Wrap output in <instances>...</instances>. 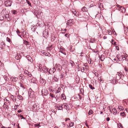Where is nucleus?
<instances>
[{
  "instance_id": "f257e3e1",
  "label": "nucleus",
  "mask_w": 128,
  "mask_h": 128,
  "mask_svg": "<svg viewBox=\"0 0 128 128\" xmlns=\"http://www.w3.org/2000/svg\"><path fill=\"white\" fill-rule=\"evenodd\" d=\"M121 75L122 74L119 72H117L116 76L114 77V79H113V82H115V83H116V80H119L121 78L122 76Z\"/></svg>"
},
{
  "instance_id": "f03ea898",
  "label": "nucleus",
  "mask_w": 128,
  "mask_h": 128,
  "mask_svg": "<svg viewBox=\"0 0 128 128\" xmlns=\"http://www.w3.org/2000/svg\"><path fill=\"white\" fill-rule=\"evenodd\" d=\"M40 107L38 103H35L33 104L32 107V110L33 111H36L37 110L39 109Z\"/></svg>"
},
{
  "instance_id": "7ed1b4c3",
  "label": "nucleus",
  "mask_w": 128,
  "mask_h": 128,
  "mask_svg": "<svg viewBox=\"0 0 128 128\" xmlns=\"http://www.w3.org/2000/svg\"><path fill=\"white\" fill-rule=\"evenodd\" d=\"M117 56L119 61H121L122 60H124V59L123 58H124L125 59V60H128V56H124L122 55V58H120L121 57V56H120L119 55H117Z\"/></svg>"
},
{
  "instance_id": "20e7f679",
  "label": "nucleus",
  "mask_w": 128,
  "mask_h": 128,
  "mask_svg": "<svg viewBox=\"0 0 128 128\" xmlns=\"http://www.w3.org/2000/svg\"><path fill=\"white\" fill-rule=\"evenodd\" d=\"M56 76L58 79H62V80H63V79L62 78L64 77L63 76L64 75V74L60 72H58L56 73Z\"/></svg>"
},
{
  "instance_id": "39448f33",
  "label": "nucleus",
  "mask_w": 128,
  "mask_h": 128,
  "mask_svg": "<svg viewBox=\"0 0 128 128\" xmlns=\"http://www.w3.org/2000/svg\"><path fill=\"white\" fill-rule=\"evenodd\" d=\"M42 94L43 96H46L48 94V90L46 88L42 89L41 91Z\"/></svg>"
},
{
  "instance_id": "423d86ee",
  "label": "nucleus",
  "mask_w": 128,
  "mask_h": 128,
  "mask_svg": "<svg viewBox=\"0 0 128 128\" xmlns=\"http://www.w3.org/2000/svg\"><path fill=\"white\" fill-rule=\"evenodd\" d=\"M28 95L30 98H32L34 95V91L30 88L28 92Z\"/></svg>"
},
{
  "instance_id": "0eeeda50",
  "label": "nucleus",
  "mask_w": 128,
  "mask_h": 128,
  "mask_svg": "<svg viewBox=\"0 0 128 128\" xmlns=\"http://www.w3.org/2000/svg\"><path fill=\"white\" fill-rule=\"evenodd\" d=\"M56 71V69L54 68H51L48 71V72L50 74L54 73Z\"/></svg>"
},
{
  "instance_id": "6e6552de",
  "label": "nucleus",
  "mask_w": 128,
  "mask_h": 128,
  "mask_svg": "<svg viewBox=\"0 0 128 128\" xmlns=\"http://www.w3.org/2000/svg\"><path fill=\"white\" fill-rule=\"evenodd\" d=\"M55 66L57 68V69L58 70H60L62 69V66L59 64H56Z\"/></svg>"
},
{
  "instance_id": "1a4fd4ad",
  "label": "nucleus",
  "mask_w": 128,
  "mask_h": 128,
  "mask_svg": "<svg viewBox=\"0 0 128 128\" xmlns=\"http://www.w3.org/2000/svg\"><path fill=\"white\" fill-rule=\"evenodd\" d=\"M72 20H68L66 23L67 25L70 26H72L73 24V23L72 22Z\"/></svg>"
},
{
  "instance_id": "9d476101",
  "label": "nucleus",
  "mask_w": 128,
  "mask_h": 128,
  "mask_svg": "<svg viewBox=\"0 0 128 128\" xmlns=\"http://www.w3.org/2000/svg\"><path fill=\"white\" fill-rule=\"evenodd\" d=\"M0 44H1L0 45V47L1 49H2L4 48L5 44L3 42H0Z\"/></svg>"
},
{
  "instance_id": "9b49d317",
  "label": "nucleus",
  "mask_w": 128,
  "mask_h": 128,
  "mask_svg": "<svg viewBox=\"0 0 128 128\" xmlns=\"http://www.w3.org/2000/svg\"><path fill=\"white\" fill-rule=\"evenodd\" d=\"M17 55L15 57V58L17 60H19L20 58L22 56H21L20 55V54L19 53H17Z\"/></svg>"
},
{
  "instance_id": "f8f14e48",
  "label": "nucleus",
  "mask_w": 128,
  "mask_h": 128,
  "mask_svg": "<svg viewBox=\"0 0 128 128\" xmlns=\"http://www.w3.org/2000/svg\"><path fill=\"white\" fill-rule=\"evenodd\" d=\"M120 116L122 117L123 118H124L126 116V114H125V112H120Z\"/></svg>"
},
{
  "instance_id": "ddd939ff",
  "label": "nucleus",
  "mask_w": 128,
  "mask_h": 128,
  "mask_svg": "<svg viewBox=\"0 0 128 128\" xmlns=\"http://www.w3.org/2000/svg\"><path fill=\"white\" fill-rule=\"evenodd\" d=\"M43 54L46 56H51L50 54L48 52H43L42 53Z\"/></svg>"
},
{
  "instance_id": "4468645a",
  "label": "nucleus",
  "mask_w": 128,
  "mask_h": 128,
  "mask_svg": "<svg viewBox=\"0 0 128 128\" xmlns=\"http://www.w3.org/2000/svg\"><path fill=\"white\" fill-rule=\"evenodd\" d=\"M42 70L43 71H44L45 72H47L48 70V68L46 66H44L43 67L42 69Z\"/></svg>"
},
{
  "instance_id": "2eb2a0df",
  "label": "nucleus",
  "mask_w": 128,
  "mask_h": 128,
  "mask_svg": "<svg viewBox=\"0 0 128 128\" xmlns=\"http://www.w3.org/2000/svg\"><path fill=\"white\" fill-rule=\"evenodd\" d=\"M45 80H44L42 78H40V82L41 84H45Z\"/></svg>"
},
{
  "instance_id": "dca6fc26",
  "label": "nucleus",
  "mask_w": 128,
  "mask_h": 128,
  "mask_svg": "<svg viewBox=\"0 0 128 128\" xmlns=\"http://www.w3.org/2000/svg\"><path fill=\"white\" fill-rule=\"evenodd\" d=\"M26 57L28 60L30 62H32V58L29 55H27L26 56Z\"/></svg>"
},
{
  "instance_id": "f3484780",
  "label": "nucleus",
  "mask_w": 128,
  "mask_h": 128,
  "mask_svg": "<svg viewBox=\"0 0 128 128\" xmlns=\"http://www.w3.org/2000/svg\"><path fill=\"white\" fill-rule=\"evenodd\" d=\"M105 58L104 56L103 55H102L100 57V58L101 60L102 61H104Z\"/></svg>"
},
{
  "instance_id": "a211bd4d",
  "label": "nucleus",
  "mask_w": 128,
  "mask_h": 128,
  "mask_svg": "<svg viewBox=\"0 0 128 128\" xmlns=\"http://www.w3.org/2000/svg\"><path fill=\"white\" fill-rule=\"evenodd\" d=\"M63 107L62 106H56V108L58 110H62Z\"/></svg>"
},
{
  "instance_id": "6ab92c4d",
  "label": "nucleus",
  "mask_w": 128,
  "mask_h": 128,
  "mask_svg": "<svg viewBox=\"0 0 128 128\" xmlns=\"http://www.w3.org/2000/svg\"><path fill=\"white\" fill-rule=\"evenodd\" d=\"M56 76V74L54 76L53 79L56 82H58V78Z\"/></svg>"
},
{
  "instance_id": "aec40b11",
  "label": "nucleus",
  "mask_w": 128,
  "mask_h": 128,
  "mask_svg": "<svg viewBox=\"0 0 128 128\" xmlns=\"http://www.w3.org/2000/svg\"><path fill=\"white\" fill-rule=\"evenodd\" d=\"M64 108L66 109L67 110H70V108L69 107V106L67 105L66 104H64Z\"/></svg>"
},
{
  "instance_id": "412c9836",
  "label": "nucleus",
  "mask_w": 128,
  "mask_h": 128,
  "mask_svg": "<svg viewBox=\"0 0 128 128\" xmlns=\"http://www.w3.org/2000/svg\"><path fill=\"white\" fill-rule=\"evenodd\" d=\"M69 126H68V127H72L73 126L74 122H70L69 124Z\"/></svg>"
},
{
  "instance_id": "4be33fe9",
  "label": "nucleus",
  "mask_w": 128,
  "mask_h": 128,
  "mask_svg": "<svg viewBox=\"0 0 128 128\" xmlns=\"http://www.w3.org/2000/svg\"><path fill=\"white\" fill-rule=\"evenodd\" d=\"M82 10L83 12L86 11L87 10V8L84 6L82 8Z\"/></svg>"
},
{
  "instance_id": "5701e85b",
  "label": "nucleus",
  "mask_w": 128,
  "mask_h": 128,
  "mask_svg": "<svg viewBox=\"0 0 128 128\" xmlns=\"http://www.w3.org/2000/svg\"><path fill=\"white\" fill-rule=\"evenodd\" d=\"M50 96L52 98H54L55 99H56V97H55V96L53 94L50 93Z\"/></svg>"
},
{
  "instance_id": "b1692460",
  "label": "nucleus",
  "mask_w": 128,
  "mask_h": 128,
  "mask_svg": "<svg viewBox=\"0 0 128 128\" xmlns=\"http://www.w3.org/2000/svg\"><path fill=\"white\" fill-rule=\"evenodd\" d=\"M118 126L120 128H123V127L122 126V124H121L120 123H119L118 124Z\"/></svg>"
},
{
  "instance_id": "393cba45",
  "label": "nucleus",
  "mask_w": 128,
  "mask_h": 128,
  "mask_svg": "<svg viewBox=\"0 0 128 128\" xmlns=\"http://www.w3.org/2000/svg\"><path fill=\"white\" fill-rule=\"evenodd\" d=\"M17 97L18 98L19 100H23V98L21 95H18V96H17Z\"/></svg>"
},
{
  "instance_id": "a878e982",
  "label": "nucleus",
  "mask_w": 128,
  "mask_h": 128,
  "mask_svg": "<svg viewBox=\"0 0 128 128\" xmlns=\"http://www.w3.org/2000/svg\"><path fill=\"white\" fill-rule=\"evenodd\" d=\"M93 113V111L92 110H90L88 112V114L89 115H90V114H92Z\"/></svg>"
},
{
  "instance_id": "bb28decb",
  "label": "nucleus",
  "mask_w": 128,
  "mask_h": 128,
  "mask_svg": "<svg viewBox=\"0 0 128 128\" xmlns=\"http://www.w3.org/2000/svg\"><path fill=\"white\" fill-rule=\"evenodd\" d=\"M72 13L75 15H76V16H77V14H76V12L75 11V10L74 9H73L72 11Z\"/></svg>"
},
{
  "instance_id": "cd10ccee",
  "label": "nucleus",
  "mask_w": 128,
  "mask_h": 128,
  "mask_svg": "<svg viewBox=\"0 0 128 128\" xmlns=\"http://www.w3.org/2000/svg\"><path fill=\"white\" fill-rule=\"evenodd\" d=\"M18 79V78H13V79H12V80L13 81L16 82V81Z\"/></svg>"
},
{
  "instance_id": "c85d7f7f",
  "label": "nucleus",
  "mask_w": 128,
  "mask_h": 128,
  "mask_svg": "<svg viewBox=\"0 0 128 128\" xmlns=\"http://www.w3.org/2000/svg\"><path fill=\"white\" fill-rule=\"evenodd\" d=\"M61 96L62 98V99H64V97H66L65 96V95L63 94H61Z\"/></svg>"
},
{
  "instance_id": "c756f323",
  "label": "nucleus",
  "mask_w": 128,
  "mask_h": 128,
  "mask_svg": "<svg viewBox=\"0 0 128 128\" xmlns=\"http://www.w3.org/2000/svg\"><path fill=\"white\" fill-rule=\"evenodd\" d=\"M108 33L109 35H111L112 34V32L111 30H108Z\"/></svg>"
},
{
  "instance_id": "7c9ffc66",
  "label": "nucleus",
  "mask_w": 128,
  "mask_h": 128,
  "mask_svg": "<svg viewBox=\"0 0 128 128\" xmlns=\"http://www.w3.org/2000/svg\"><path fill=\"white\" fill-rule=\"evenodd\" d=\"M18 117L20 118H22L23 119H25V118H24L22 115H20L19 114L18 115Z\"/></svg>"
},
{
  "instance_id": "2f4dec72",
  "label": "nucleus",
  "mask_w": 128,
  "mask_h": 128,
  "mask_svg": "<svg viewBox=\"0 0 128 128\" xmlns=\"http://www.w3.org/2000/svg\"><path fill=\"white\" fill-rule=\"evenodd\" d=\"M112 111H113V112L114 113H117V111L116 110V109L115 108H114L112 109Z\"/></svg>"
},
{
  "instance_id": "473e14b6",
  "label": "nucleus",
  "mask_w": 128,
  "mask_h": 128,
  "mask_svg": "<svg viewBox=\"0 0 128 128\" xmlns=\"http://www.w3.org/2000/svg\"><path fill=\"white\" fill-rule=\"evenodd\" d=\"M116 44V49L118 50H119V48H118V46L116 45V42H115L114 43V45Z\"/></svg>"
},
{
  "instance_id": "72a5a7b5",
  "label": "nucleus",
  "mask_w": 128,
  "mask_h": 128,
  "mask_svg": "<svg viewBox=\"0 0 128 128\" xmlns=\"http://www.w3.org/2000/svg\"><path fill=\"white\" fill-rule=\"evenodd\" d=\"M89 87L92 90H93L94 88V87H93L91 85H89Z\"/></svg>"
},
{
  "instance_id": "f704fd0d",
  "label": "nucleus",
  "mask_w": 128,
  "mask_h": 128,
  "mask_svg": "<svg viewBox=\"0 0 128 128\" xmlns=\"http://www.w3.org/2000/svg\"><path fill=\"white\" fill-rule=\"evenodd\" d=\"M84 68L83 67H82L81 68V71L82 72H84Z\"/></svg>"
},
{
  "instance_id": "c9c22d12",
  "label": "nucleus",
  "mask_w": 128,
  "mask_h": 128,
  "mask_svg": "<svg viewBox=\"0 0 128 128\" xmlns=\"http://www.w3.org/2000/svg\"><path fill=\"white\" fill-rule=\"evenodd\" d=\"M24 43L26 45H28L29 44L28 42L26 41H24Z\"/></svg>"
},
{
  "instance_id": "e433bc0d",
  "label": "nucleus",
  "mask_w": 128,
  "mask_h": 128,
  "mask_svg": "<svg viewBox=\"0 0 128 128\" xmlns=\"http://www.w3.org/2000/svg\"><path fill=\"white\" fill-rule=\"evenodd\" d=\"M4 78L6 81H7V77L5 75L4 76Z\"/></svg>"
},
{
  "instance_id": "4c0bfd02",
  "label": "nucleus",
  "mask_w": 128,
  "mask_h": 128,
  "mask_svg": "<svg viewBox=\"0 0 128 128\" xmlns=\"http://www.w3.org/2000/svg\"><path fill=\"white\" fill-rule=\"evenodd\" d=\"M6 40L8 42H11V41L10 40V39L8 37H7L6 38Z\"/></svg>"
},
{
  "instance_id": "58836bf2",
  "label": "nucleus",
  "mask_w": 128,
  "mask_h": 128,
  "mask_svg": "<svg viewBox=\"0 0 128 128\" xmlns=\"http://www.w3.org/2000/svg\"><path fill=\"white\" fill-rule=\"evenodd\" d=\"M52 46H49L48 47V50H51L52 49Z\"/></svg>"
},
{
  "instance_id": "ea45409f",
  "label": "nucleus",
  "mask_w": 128,
  "mask_h": 128,
  "mask_svg": "<svg viewBox=\"0 0 128 128\" xmlns=\"http://www.w3.org/2000/svg\"><path fill=\"white\" fill-rule=\"evenodd\" d=\"M23 74H20V77H19V79H22V77H23Z\"/></svg>"
},
{
  "instance_id": "a19ab883",
  "label": "nucleus",
  "mask_w": 128,
  "mask_h": 128,
  "mask_svg": "<svg viewBox=\"0 0 128 128\" xmlns=\"http://www.w3.org/2000/svg\"><path fill=\"white\" fill-rule=\"evenodd\" d=\"M6 14V15L5 16V17L6 18H8L9 17L8 12L7 14Z\"/></svg>"
},
{
  "instance_id": "79ce46f5",
  "label": "nucleus",
  "mask_w": 128,
  "mask_h": 128,
  "mask_svg": "<svg viewBox=\"0 0 128 128\" xmlns=\"http://www.w3.org/2000/svg\"><path fill=\"white\" fill-rule=\"evenodd\" d=\"M12 13L14 14H16V11L15 10H12L11 11Z\"/></svg>"
},
{
  "instance_id": "37998d69",
  "label": "nucleus",
  "mask_w": 128,
  "mask_h": 128,
  "mask_svg": "<svg viewBox=\"0 0 128 128\" xmlns=\"http://www.w3.org/2000/svg\"><path fill=\"white\" fill-rule=\"evenodd\" d=\"M124 70L128 72V68L126 66H125L124 68Z\"/></svg>"
},
{
  "instance_id": "c03bdc74",
  "label": "nucleus",
  "mask_w": 128,
  "mask_h": 128,
  "mask_svg": "<svg viewBox=\"0 0 128 128\" xmlns=\"http://www.w3.org/2000/svg\"><path fill=\"white\" fill-rule=\"evenodd\" d=\"M26 2H27V3L28 4L30 5V6H31V3L28 0H26Z\"/></svg>"
},
{
  "instance_id": "a18cd8bd",
  "label": "nucleus",
  "mask_w": 128,
  "mask_h": 128,
  "mask_svg": "<svg viewBox=\"0 0 128 128\" xmlns=\"http://www.w3.org/2000/svg\"><path fill=\"white\" fill-rule=\"evenodd\" d=\"M70 63L71 64L72 66H74V63L72 61H71Z\"/></svg>"
},
{
  "instance_id": "49530a36",
  "label": "nucleus",
  "mask_w": 128,
  "mask_h": 128,
  "mask_svg": "<svg viewBox=\"0 0 128 128\" xmlns=\"http://www.w3.org/2000/svg\"><path fill=\"white\" fill-rule=\"evenodd\" d=\"M16 32L18 34H20V32L18 29H17V30Z\"/></svg>"
},
{
  "instance_id": "de8ad7c7",
  "label": "nucleus",
  "mask_w": 128,
  "mask_h": 128,
  "mask_svg": "<svg viewBox=\"0 0 128 128\" xmlns=\"http://www.w3.org/2000/svg\"><path fill=\"white\" fill-rule=\"evenodd\" d=\"M20 87L23 88L24 89V86L21 83H20Z\"/></svg>"
},
{
  "instance_id": "09e8293b",
  "label": "nucleus",
  "mask_w": 128,
  "mask_h": 128,
  "mask_svg": "<svg viewBox=\"0 0 128 128\" xmlns=\"http://www.w3.org/2000/svg\"><path fill=\"white\" fill-rule=\"evenodd\" d=\"M98 74L97 72H95V76L98 77Z\"/></svg>"
},
{
  "instance_id": "8fccbe9b",
  "label": "nucleus",
  "mask_w": 128,
  "mask_h": 128,
  "mask_svg": "<svg viewBox=\"0 0 128 128\" xmlns=\"http://www.w3.org/2000/svg\"><path fill=\"white\" fill-rule=\"evenodd\" d=\"M10 3V1H6L5 2V4H6L7 3Z\"/></svg>"
},
{
  "instance_id": "3c124183",
  "label": "nucleus",
  "mask_w": 128,
  "mask_h": 128,
  "mask_svg": "<svg viewBox=\"0 0 128 128\" xmlns=\"http://www.w3.org/2000/svg\"><path fill=\"white\" fill-rule=\"evenodd\" d=\"M28 75L29 76L31 77L32 76V74L28 72Z\"/></svg>"
},
{
  "instance_id": "603ef678",
  "label": "nucleus",
  "mask_w": 128,
  "mask_h": 128,
  "mask_svg": "<svg viewBox=\"0 0 128 128\" xmlns=\"http://www.w3.org/2000/svg\"><path fill=\"white\" fill-rule=\"evenodd\" d=\"M120 9L122 10V11H123V9L124 10V7H123L122 6H121V7H120Z\"/></svg>"
},
{
  "instance_id": "864d4df0",
  "label": "nucleus",
  "mask_w": 128,
  "mask_h": 128,
  "mask_svg": "<svg viewBox=\"0 0 128 128\" xmlns=\"http://www.w3.org/2000/svg\"><path fill=\"white\" fill-rule=\"evenodd\" d=\"M62 123L63 125V126L64 127H65V126H66V124H64V122H62Z\"/></svg>"
},
{
  "instance_id": "5fc2aeb1",
  "label": "nucleus",
  "mask_w": 128,
  "mask_h": 128,
  "mask_svg": "<svg viewBox=\"0 0 128 128\" xmlns=\"http://www.w3.org/2000/svg\"><path fill=\"white\" fill-rule=\"evenodd\" d=\"M106 119L108 121H109L110 120V118L109 117L107 118Z\"/></svg>"
},
{
  "instance_id": "6e6d98bb",
  "label": "nucleus",
  "mask_w": 128,
  "mask_h": 128,
  "mask_svg": "<svg viewBox=\"0 0 128 128\" xmlns=\"http://www.w3.org/2000/svg\"><path fill=\"white\" fill-rule=\"evenodd\" d=\"M22 111L21 110H19L18 111V113H20Z\"/></svg>"
},
{
  "instance_id": "4d7b16f0",
  "label": "nucleus",
  "mask_w": 128,
  "mask_h": 128,
  "mask_svg": "<svg viewBox=\"0 0 128 128\" xmlns=\"http://www.w3.org/2000/svg\"><path fill=\"white\" fill-rule=\"evenodd\" d=\"M65 35L66 36V37H68V34H65Z\"/></svg>"
},
{
  "instance_id": "13d9d810",
  "label": "nucleus",
  "mask_w": 128,
  "mask_h": 128,
  "mask_svg": "<svg viewBox=\"0 0 128 128\" xmlns=\"http://www.w3.org/2000/svg\"><path fill=\"white\" fill-rule=\"evenodd\" d=\"M104 39H105L107 38V37L106 36H104L103 37Z\"/></svg>"
},
{
  "instance_id": "bf43d9fd",
  "label": "nucleus",
  "mask_w": 128,
  "mask_h": 128,
  "mask_svg": "<svg viewBox=\"0 0 128 128\" xmlns=\"http://www.w3.org/2000/svg\"><path fill=\"white\" fill-rule=\"evenodd\" d=\"M117 6L118 7L120 8V7H121L122 6H120V5L117 4Z\"/></svg>"
},
{
  "instance_id": "052dcab7",
  "label": "nucleus",
  "mask_w": 128,
  "mask_h": 128,
  "mask_svg": "<svg viewBox=\"0 0 128 128\" xmlns=\"http://www.w3.org/2000/svg\"><path fill=\"white\" fill-rule=\"evenodd\" d=\"M51 41L53 42L54 40V38H52L51 39Z\"/></svg>"
},
{
  "instance_id": "680f3d73",
  "label": "nucleus",
  "mask_w": 128,
  "mask_h": 128,
  "mask_svg": "<svg viewBox=\"0 0 128 128\" xmlns=\"http://www.w3.org/2000/svg\"><path fill=\"white\" fill-rule=\"evenodd\" d=\"M42 68H39L38 70H40L41 71V70H42Z\"/></svg>"
},
{
  "instance_id": "e2e57ef3",
  "label": "nucleus",
  "mask_w": 128,
  "mask_h": 128,
  "mask_svg": "<svg viewBox=\"0 0 128 128\" xmlns=\"http://www.w3.org/2000/svg\"><path fill=\"white\" fill-rule=\"evenodd\" d=\"M62 54L65 55H66V53L65 52H62Z\"/></svg>"
},
{
  "instance_id": "0e129e2a",
  "label": "nucleus",
  "mask_w": 128,
  "mask_h": 128,
  "mask_svg": "<svg viewBox=\"0 0 128 128\" xmlns=\"http://www.w3.org/2000/svg\"><path fill=\"white\" fill-rule=\"evenodd\" d=\"M66 120H70V119L69 118H66Z\"/></svg>"
},
{
  "instance_id": "69168bd1",
  "label": "nucleus",
  "mask_w": 128,
  "mask_h": 128,
  "mask_svg": "<svg viewBox=\"0 0 128 128\" xmlns=\"http://www.w3.org/2000/svg\"><path fill=\"white\" fill-rule=\"evenodd\" d=\"M11 4L10 3V4H8V6H11Z\"/></svg>"
},
{
  "instance_id": "338daca9",
  "label": "nucleus",
  "mask_w": 128,
  "mask_h": 128,
  "mask_svg": "<svg viewBox=\"0 0 128 128\" xmlns=\"http://www.w3.org/2000/svg\"><path fill=\"white\" fill-rule=\"evenodd\" d=\"M86 125L87 126H88V124H86Z\"/></svg>"
},
{
  "instance_id": "774afa93",
  "label": "nucleus",
  "mask_w": 128,
  "mask_h": 128,
  "mask_svg": "<svg viewBox=\"0 0 128 128\" xmlns=\"http://www.w3.org/2000/svg\"><path fill=\"white\" fill-rule=\"evenodd\" d=\"M102 113H103L102 112H100V114H102Z\"/></svg>"
}]
</instances>
